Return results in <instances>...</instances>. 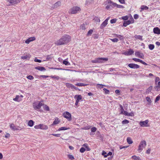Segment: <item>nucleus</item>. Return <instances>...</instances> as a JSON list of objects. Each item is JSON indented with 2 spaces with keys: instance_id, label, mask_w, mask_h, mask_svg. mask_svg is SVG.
Returning a JSON list of instances; mask_svg holds the SVG:
<instances>
[{
  "instance_id": "1",
  "label": "nucleus",
  "mask_w": 160,
  "mask_h": 160,
  "mask_svg": "<svg viewBox=\"0 0 160 160\" xmlns=\"http://www.w3.org/2000/svg\"><path fill=\"white\" fill-rule=\"evenodd\" d=\"M71 40V37L69 35H65L62 37L59 40L55 42V44L57 45L66 44Z\"/></svg>"
},
{
  "instance_id": "2",
  "label": "nucleus",
  "mask_w": 160,
  "mask_h": 160,
  "mask_svg": "<svg viewBox=\"0 0 160 160\" xmlns=\"http://www.w3.org/2000/svg\"><path fill=\"white\" fill-rule=\"evenodd\" d=\"M33 107L34 109L37 111L42 112V110H40L41 107L42 105V104L41 102H38L37 101V102H34L33 103Z\"/></svg>"
},
{
  "instance_id": "3",
  "label": "nucleus",
  "mask_w": 160,
  "mask_h": 160,
  "mask_svg": "<svg viewBox=\"0 0 160 160\" xmlns=\"http://www.w3.org/2000/svg\"><path fill=\"white\" fill-rule=\"evenodd\" d=\"M81 10V8L78 7H73L69 10V13L72 14H75L80 12Z\"/></svg>"
},
{
  "instance_id": "4",
  "label": "nucleus",
  "mask_w": 160,
  "mask_h": 160,
  "mask_svg": "<svg viewBox=\"0 0 160 160\" xmlns=\"http://www.w3.org/2000/svg\"><path fill=\"white\" fill-rule=\"evenodd\" d=\"M108 60V58H99L95 60H92L91 62L93 63H103L104 62L107 61Z\"/></svg>"
},
{
  "instance_id": "5",
  "label": "nucleus",
  "mask_w": 160,
  "mask_h": 160,
  "mask_svg": "<svg viewBox=\"0 0 160 160\" xmlns=\"http://www.w3.org/2000/svg\"><path fill=\"white\" fill-rule=\"evenodd\" d=\"M21 0H6L8 6L12 5L20 2Z\"/></svg>"
},
{
  "instance_id": "6",
  "label": "nucleus",
  "mask_w": 160,
  "mask_h": 160,
  "mask_svg": "<svg viewBox=\"0 0 160 160\" xmlns=\"http://www.w3.org/2000/svg\"><path fill=\"white\" fill-rule=\"evenodd\" d=\"M63 117L67 118L68 121H70L72 120L71 115L68 112H66L63 113Z\"/></svg>"
},
{
  "instance_id": "7",
  "label": "nucleus",
  "mask_w": 160,
  "mask_h": 160,
  "mask_svg": "<svg viewBox=\"0 0 160 160\" xmlns=\"http://www.w3.org/2000/svg\"><path fill=\"white\" fill-rule=\"evenodd\" d=\"M146 145V143L145 141L143 140L141 142L138 146V151L142 150L143 149V148L145 147Z\"/></svg>"
},
{
  "instance_id": "8",
  "label": "nucleus",
  "mask_w": 160,
  "mask_h": 160,
  "mask_svg": "<svg viewBox=\"0 0 160 160\" xmlns=\"http://www.w3.org/2000/svg\"><path fill=\"white\" fill-rule=\"evenodd\" d=\"M148 120H146L145 121H140L139 122V123L140 125V126L142 127H148Z\"/></svg>"
},
{
  "instance_id": "9",
  "label": "nucleus",
  "mask_w": 160,
  "mask_h": 160,
  "mask_svg": "<svg viewBox=\"0 0 160 160\" xmlns=\"http://www.w3.org/2000/svg\"><path fill=\"white\" fill-rule=\"evenodd\" d=\"M61 2L60 1H58L55 3L54 4L52 5L51 7L53 8H56L61 5Z\"/></svg>"
},
{
  "instance_id": "10",
  "label": "nucleus",
  "mask_w": 160,
  "mask_h": 160,
  "mask_svg": "<svg viewBox=\"0 0 160 160\" xmlns=\"http://www.w3.org/2000/svg\"><path fill=\"white\" fill-rule=\"evenodd\" d=\"M128 66L131 68H139L138 65L133 63L129 64Z\"/></svg>"
},
{
  "instance_id": "11",
  "label": "nucleus",
  "mask_w": 160,
  "mask_h": 160,
  "mask_svg": "<svg viewBox=\"0 0 160 160\" xmlns=\"http://www.w3.org/2000/svg\"><path fill=\"white\" fill-rule=\"evenodd\" d=\"M35 40V37H30L25 41V42L27 44H29L31 42Z\"/></svg>"
},
{
  "instance_id": "12",
  "label": "nucleus",
  "mask_w": 160,
  "mask_h": 160,
  "mask_svg": "<svg viewBox=\"0 0 160 160\" xmlns=\"http://www.w3.org/2000/svg\"><path fill=\"white\" fill-rule=\"evenodd\" d=\"M135 55L140 58H143L144 55L142 53H140V52L138 51L135 52Z\"/></svg>"
},
{
  "instance_id": "13",
  "label": "nucleus",
  "mask_w": 160,
  "mask_h": 160,
  "mask_svg": "<svg viewBox=\"0 0 160 160\" xmlns=\"http://www.w3.org/2000/svg\"><path fill=\"white\" fill-rule=\"evenodd\" d=\"M134 53V51L131 49L129 50L128 51L124 52L123 54L126 55H130Z\"/></svg>"
},
{
  "instance_id": "14",
  "label": "nucleus",
  "mask_w": 160,
  "mask_h": 160,
  "mask_svg": "<svg viewBox=\"0 0 160 160\" xmlns=\"http://www.w3.org/2000/svg\"><path fill=\"white\" fill-rule=\"evenodd\" d=\"M153 32L155 34H160V29L158 27L154 28L153 29Z\"/></svg>"
},
{
  "instance_id": "15",
  "label": "nucleus",
  "mask_w": 160,
  "mask_h": 160,
  "mask_svg": "<svg viewBox=\"0 0 160 160\" xmlns=\"http://www.w3.org/2000/svg\"><path fill=\"white\" fill-rule=\"evenodd\" d=\"M40 129L43 130H47L48 127L46 125L43 124H40Z\"/></svg>"
},
{
  "instance_id": "16",
  "label": "nucleus",
  "mask_w": 160,
  "mask_h": 160,
  "mask_svg": "<svg viewBox=\"0 0 160 160\" xmlns=\"http://www.w3.org/2000/svg\"><path fill=\"white\" fill-rule=\"evenodd\" d=\"M74 98L77 99V100L79 102L82 99V97L80 95H76L74 96Z\"/></svg>"
},
{
  "instance_id": "17",
  "label": "nucleus",
  "mask_w": 160,
  "mask_h": 160,
  "mask_svg": "<svg viewBox=\"0 0 160 160\" xmlns=\"http://www.w3.org/2000/svg\"><path fill=\"white\" fill-rule=\"evenodd\" d=\"M35 68L40 71H44L46 70L45 68L42 67L38 66L36 67Z\"/></svg>"
},
{
  "instance_id": "18",
  "label": "nucleus",
  "mask_w": 160,
  "mask_h": 160,
  "mask_svg": "<svg viewBox=\"0 0 160 160\" xmlns=\"http://www.w3.org/2000/svg\"><path fill=\"white\" fill-rule=\"evenodd\" d=\"M60 122V121L59 120L58 118H55L54 121L53 122L52 125H55L58 124Z\"/></svg>"
},
{
  "instance_id": "19",
  "label": "nucleus",
  "mask_w": 160,
  "mask_h": 160,
  "mask_svg": "<svg viewBox=\"0 0 160 160\" xmlns=\"http://www.w3.org/2000/svg\"><path fill=\"white\" fill-rule=\"evenodd\" d=\"M131 23V21L130 20H128L126 21H125L123 23V26L126 27L128 25L130 24Z\"/></svg>"
},
{
  "instance_id": "20",
  "label": "nucleus",
  "mask_w": 160,
  "mask_h": 160,
  "mask_svg": "<svg viewBox=\"0 0 160 160\" xmlns=\"http://www.w3.org/2000/svg\"><path fill=\"white\" fill-rule=\"evenodd\" d=\"M30 57V55L29 54L26 55L21 57L22 59H29Z\"/></svg>"
},
{
  "instance_id": "21",
  "label": "nucleus",
  "mask_w": 160,
  "mask_h": 160,
  "mask_svg": "<svg viewBox=\"0 0 160 160\" xmlns=\"http://www.w3.org/2000/svg\"><path fill=\"white\" fill-rule=\"evenodd\" d=\"M140 8L141 9V10H140V11L141 12L142 10H147L148 9V7H147V6L142 5L141 6Z\"/></svg>"
},
{
  "instance_id": "22",
  "label": "nucleus",
  "mask_w": 160,
  "mask_h": 160,
  "mask_svg": "<svg viewBox=\"0 0 160 160\" xmlns=\"http://www.w3.org/2000/svg\"><path fill=\"white\" fill-rule=\"evenodd\" d=\"M34 124V122L32 120H29L28 123V125L30 127H32Z\"/></svg>"
},
{
  "instance_id": "23",
  "label": "nucleus",
  "mask_w": 160,
  "mask_h": 160,
  "mask_svg": "<svg viewBox=\"0 0 160 160\" xmlns=\"http://www.w3.org/2000/svg\"><path fill=\"white\" fill-rule=\"evenodd\" d=\"M127 141L128 143L129 144H130L132 143L133 142L132 140V139L131 138L129 137L127 138Z\"/></svg>"
},
{
  "instance_id": "24",
  "label": "nucleus",
  "mask_w": 160,
  "mask_h": 160,
  "mask_svg": "<svg viewBox=\"0 0 160 160\" xmlns=\"http://www.w3.org/2000/svg\"><path fill=\"white\" fill-rule=\"evenodd\" d=\"M107 24H108L103 22L101 25L100 27V28L101 29H103L107 25Z\"/></svg>"
},
{
  "instance_id": "25",
  "label": "nucleus",
  "mask_w": 160,
  "mask_h": 160,
  "mask_svg": "<svg viewBox=\"0 0 160 160\" xmlns=\"http://www.w3.org/2000/svg\"><path fill=\"white\" fill-rule=\"evenodd\" d=\"M152 86H151L150 87H149L147 89V90L146 91V93H148V94L151 91V90L152 89Z\"/></svg>"
},
{
  "instance_id": "26",
  "label": "nucleus",
  "mask_w": 160,
  "mask_h": 160,
  "mask_svg": "<svg viewBox=\"0 0 160 160\" xmlns=\"http://www.w3.org/2000/svg\"><path fill=\"white\" fill-rule=\"evenodd\" d=\"M76 85L78 86H87V84H84L82 83H79L76 84Z\"/></svg>"
},
{
  "instance_id": "27",
  "label": "nucleus",
  "mask_w": 160,
  "mask_h": 160,
  "mask_svg": "<svg viewBox=\"0 0 160 160\" xmlns=\"http://www.w3.org/2000/svg\"><path fill=\"white\" fill-rule=\"evenodd\" d=\"M135 38L137 39L140 40H142V36L140 35H136L135 36Z\"/></svg>"
},
{
  "instance_id": "28",
  "label": "nucleus",
  "mask_w": 160,
  "mask_h": 160,
  "mask_svg": "<svg viewBox=\"0 0 160 160\" xmlns=\"http://www.w3.org/2000/svg\"><path fill=\"white\" fill-rule=\"evenodd\" d=\"M149 48L151 50H152L154 48V46L153 44H150L148 46Z\"/></svg>"
},
{
  "instance_id": "29",
  "label": "nucleus",
  "mask_w": 160,
  "mask_h": 160,
  "mask_svg": "<svg viewBox=\"0 0 160 160\" xmlns=\"http://www.w3.org/2000/svg\"><path fill=\"white\" fill-rule=\"evenodd\" d=\"M122 123L123 124H128L129 123V121L126 119H125L122 121Z\"/></svg>"
},
{
  "instance_id": "30",
  "label": "nucleus",
  "mask_w": 160,
  "mask_h": 160,
  "mask_svg": "<svg viewBox=\"0 0 160 160\" xmlns=\"http://www.w3.org/2000/svg\"><path fill=\"white\" fill-rule=\"evenodd\" d=\"M44 109L46 111H48L49 110V107L47 105H45L43 107Z\"/></svg>"
},
{
  "instance_id": "31",
  "label": "nucleus",
  "mask_w": 160,
  "mask_h": 160,
  "mask_svg": "<svg viewBox=\"0 0 160 160\" xmlns=\"http://www.w3.org/2000/svg\"><path fill=\"white\" fill-rule=\"evenodd\" d=\"M10 128L12 130H14V129L15 128V125L13 123H12L10 125Z\"/></svg>"
},
{
  "instance_id": "32",
  "label": "nucleus",
  "mask_w": 160,
  "mask_h": 160,
  "mask_svg": "<svg viewBox=\"0 0 160 160\" xmlns=\"http://www.w3.org/2000/svg\"><path fill=\"white\" fill-rule=\"evenodd\" d=\"M110 39L112 42H117L118 41V40L117 38H114L113 39L111 38Z\"/></svg>"
},
{
  "instance_id": "33",
  "label": "nucleus",
  "mask_w": 160,
  "mask_h": 160,
  "mask_svg": "<svg viewBox=\"0 0 160 160\" xmlns=\"http://www.w3.org/2000/svg\"><path fill=\"white\" fill-rule=\"evenodd\" d=\"M49 77H50L52 78L56 79L57 80H58L60 78L59 76H49Z\"/></svg>"
},
{
  "instance_id": "34",
  "label": "nucleus",
  "mask_w": 160,
  "mask_h": 160,
  "mask_svg": "<svg viewBox=\"0 0 160 160\" xmlns=\"http://www.w3.org/2000/svg\"><path fill=\"white\" fill-rule=\"evenodd\" d=\"M68 128H67L65 127H62L60 128H59V129L58 130V131H60L61 130H66L68 129Z\"/></svg>"
},
{
  "instance_id": "35",
  "label": "nucleus",
  "mask_w": 160,
  "mask_h": 160,
  "mask_svg": "<svg viewBox=\"0 0 160 160\" xmlns=\"http://www.w3.org/2000/svg\"><path fill=\"white\" fill-rule=\"evenodd\" d=\"M109 3H110L111 5L115 7H117L118 4L116 3H114L111 2L110 1L109 2H108Z\"/></svg>"
},
{
  "instance_id": "36",
  "label": "nucleus",
  "mask_w": 160,
  "mask_h": 160,
  "mask_svg": "<svg viewBox=\"0 0 160 160\" xmlns=\"http://www.w3.org/2000/svg\"><path fill=\"white\" fill-rule=\"evenodd\" d=\"M132 159L134 160H139L140 158L136 156H133L132 157Z\"/></svg>"
},
{
  "instance_id": "37",
  "label": "nucleus",
  "mask_w": 160,
  "mask_h": 160,
  "mask_svg": "<svg viewBox=\"0 0 160 160\" xmlns=\"http://www.w3.org/2000/svg\"><path fill=\"white\" fill-rule=\"evenodd\" d=\"M81 29L85 30L86 29L85 25L84 24L81 25L80 27Z\"/></svg>"
},
{
  "instance_id": "38",
  "label": "nucleus",
  "mask_w": 160,
  "mask_h": 160,
  "mask_svg": "<svg viewBox=\"0 0 160 160\" xmlns=\"http://www.w3.org/2000/svg\"><path fill=\"white\" fill-rule=\"evenodd\" d=\"M94 20H95V21L97 22H99L100 21L99 18L98 17H95L94 18Z\"/></svg>"
},
{
  "instance_id": "39",
  "label": "nucleus",
  "mask_w": 160,
  "mask_h": 160,
  "mask_svg": "<svg viewBox=\"0 0 160 160\" xmlns=\"http://www.w3.org/2000/svg\"><path fill=\"white\" fill-rule=\"evenodd\" d=\"M68 158L71 160H73L74 159V157L72 155L69 154L68 155Z\"/></svg>"
},
{
  "instance_id": "40",
  "label": "nucleus",
  "mask_w": 160,
  "mask_h": 160,
  "mask_svg": "<svg viewBox=\"0 0 160 160\" xmlns=\"http://www.w3.org/2000/svg\"><path fill=\"white\" fill-rule=\"evenodd\" d=\"M103 91L105 92V93L106 94H108L109 93V91L107 89H106L104 88L103 89Z\"/></svg>"
},
{
  "instance_id": "41",
  "label": "nucleus",
  "mask_w": 160,
  "mask_h": 160,
  "mask_svg": "<svg viewBox=\"0 0 160 160\" xmlns=\"http://www.w3.org/2000/svg\"><path fill=\"white\" fill-rule=\"evenodd\" d=\"M102 155L103 156H104V157H105V158H106V157H107V154L106 152L104 151H103L102 153Z\"/></svg>"
},
{
  "instance_id": "42",
  "label": "nucleus",
  "mask_w": 160,
  "mask_h": 160,
  "mask_svg": "<svg viewBox=\"0 0 160 160\" xmlns=\"http://www.w3.org/2000/svg\"><path fill=\"white\" fill-rule=\"evenodd\" d=\"M116 21L117 19H112L110 20V22L112 24L116 22Z\"/></svg>"
},
{
  "instance_id": "43",
  "label": "nucleus",
  "mask_w": 160,
  "mask_h": 160,
  "mask_svg": "<svg viewBox=\"0 0 160 160\" xmlns=\"http://www.w3.org/2000/svg\"><path fill=\"white\" fill-rule=\"evenodd\" d=\"M85 149L84 148L82 147L81 148L80 150V152H81L83 153L85 151Z\"/></svg>"
},
{
  "instance_id": "44",
  "label": "nucleus",
  "mask_w": 160,
  "mask_h": 160,
  "mask_svg": "<svg viewBox=\"0 0 160 160\" xmlns=\"http://www.w3.org/2000/svg\"><path fill=\"white\" fill-rule=\"evenodd\" d=\"M27 78L29 80H32L34 78V77L31 75H29L27 77Z\"/></svg>"
},
{
  "instance_id": "45",
  "label": "nucleus",
  "mask_w": 160,
  "mask_h": 160,
  "mask_svg": "<svg viewBox=\"0 0 160 160\" xmlns=\"http://www.w3.org/2000/svg\"><path fill=\"white\" fill-rule=\"evenodd\" d=\"M128 146H120V147H119V148H120V149H122L123 148H127L128 147Z\"/></svg>"
},
{
  "instance_id": "46",
  "label": "nucleus",
  "mask_w": 160,
  "mask_h": 160,
  "mask_svg": "<svg viewBox=\"0 0 160 160\" xmlns=\"http://www.w3.org/2000/svg\"><path fill=\"white\" fill-rule=\"evenodd\" d=\"M97 128L95 127H93L91 129V131L92 132H95L96 131Z\"/></svg>"
},
{
  "instance_id": "47",
  "label": "nucleus",
  "mask_w": 160,
  "mask_h": 160,
  "mask_svg": "<svg viewBox=\"0 0 160 160\" xmlns=\"http://www.w3.org/2000/svg\"><path fill=\"white\" fill-rule=\"evenodd\" d=\"M19 96L18 95H17L15 97V98L13 99V100L16 101H18V99L19 98Z\"/></svg>"
},
{
  "instance_id": "48",
  "label": "nucleus",
  "mask_w": 160,
  "mask_h": 160,
  "mask_svg": "<svg viewBox=\"0 0 160 160\" xmlns=\"http://www.w3.org/2000/svg\"><path fill=\"white\" fill-rule=\"evenodd\" d=\"M92 32H93V30H92V29L90 30L88 32V33L87 34L88 35H91V34L92 33Z\"/></svg>"
},
{
  "instance_id": "49",
  "label": "nucleus",
  "mask_w": 160,
  "mask_h": 160,
  "mask_svg": "<svg viewBox=\"0 0 160 160\" xmlns=\"http://www.w3.org/2000/svg\"><path fill=\"white\" fill-rule=\"evenodd\" d=\"M63 63L66 65H68L69 64V62L66 60H64L63 62Z\"/></svg>"
},
{
  "instance_id": "50",
  "label": "nucleus",
  "mask_w": 160,
  "mask_h": 160,
  "mask_svg": "<svg viewBox=\"0 0 160 160\" xmlns=\"http://www.w3.org/2000/svg\"><path fill=\"white\" fill-rule=\"evenodd\" d=\"M128 17L127 16H124L122 17V19L125 20H127L128 19Z\"/></svg>"
},
{
  "instance_id": "51",
  "label": "nucleus",
  "mask_w": 160,
  "mask_h": 160,
  "mask_svg": "<svg viewBox=\"0 0 160 160\" xmlns=\"http://www.w3.org/2000/svg\"><path fill=\"white\" fill-rule=\"evenodd\" d=\"M118 38H119L120 40H123L124 39V37L120 35H118Z\"/></svg>"
},
{
  "instance_id": "52",
  "label": "nucleus",
  "mask_w": 160,
  "mask_h": 160,
  "mask_svg": "<svg viewBox=\"0 0 160 160\" xmlns=\"http://www.w3.org/2000/svg\"><path fill=\"white\" fill-rule=\"evenodd\" d=\"M97 86L98 88H103V86H104V85L102 84H97Z\"/></svg>"
},
{
  "instance_id": "53",
  "label": "nucleus",
  "mask_w": 160,
  "mask_h": 160,
  "mask_svg": "<svg viewBox=\"0 0 160 160\" xmlns=\"http://www.w3.org/2000/svg\"><path fill=\"white\" fill-rule=\"evenodd\" d=\"M146 98L147 101L148 102L150 103H151V100L150 98L149 97H146Z\"/></svg>"
},
{
  "instance_id": "54",
  "label": "nucleus",
  "mask_w": 160,
  "mask_h": 160,
  "mask_svg": "<svg viewBox=\"0 0 160 160\" xmlns=\"http://www.w3.org/2000/svg\"><path fill=\"white\" fill-rule=\"evenodd\" d=\"M160 99V96H158L157 97H156L155 100V102H157V101H159Z\"/></svg>"
},
{
  "instance_id": "55",
  "label": "nucleus",
  "mask_w": 160,
  "mask_h": 160,
  "mask_svg": "<svg viewBox=\"0 0 160 160\" xmlns=\"http://www.w3.org/2000/svg\"><path fill=\"white\" fill-rule=\"evenodd\" d=\"M52 58L51 57L50 55H48L47 56L46 60L48 61L50 59H51Z\"/></svg>"
},
{
  "instance_id": "56",
  "label": "nucleus",
  "mask_w": 160,
  "mask_h": 160,
  "mask_svg": "<svg viewBox=\"0 0 160 160\" xmlns=\"http://www.w3.org/2000/svg\"><path fill=\"white\" fill-rule=\"evenodd\" d=\"M51 135H53L54 136L57 137H60V134H51Z\"/></svg>"
},
{
  "instance_id": "57",
  "label": "nucleus",
  "mask_w": 160,
  "mask_h": 160,
  "mask_svg": "<svg viewBox=\"0 0 160 160\" xmlns=\"http://www.w3.org/2000/svg\"><path fill=\"white\" fill-rule=\"evenodd\" d=\"M34 127L35 129H40V124L35 126Z\"/></svg>"
},
{
  "instance_id": "58",
  "label": "nucleus",
  "mask_w": 160,
  "mask_h": 160,
  "mask_svg": "<svg viewBox=\"0 0 160 160\" xmlns=\"http://www.w3.org/2000/svg\"><path fill=\"white\" fill-rule=\"evenodd\" d=\"M34 61L35 62H41V60H40L36 58H35L34 60Z\"/></svg>"
},
{
  "instance_id": "59",
  "label": "nucleus",
  "mask_w": 160,
  "mask_h": 160,
  "mask_svg": "<svg viewBox=\"0 0 160 160\" xmlns=\"http://www.w3.org/2000/svg\"><path fill=\"white\" fill-rule=\"evenodd\" d=\"M138 15L137 14H135L134 16V18L135 19H137L138 18Z\"/></svg>"
},
{
  "instance_id": "60",
  "label": "nucleus",
  "mask_w": 160,
  "mask_h": 160,
  "mask_svg": "<svg viewBox=\"0 0 160 160\" xmlns=\"http://www.w3.org/2000/svg\"><path fill=\"white\" fill-rule=\"evenodd\" d=\"M117 7L118 8H123L124 7L122 5L118 4Z\"/></svg>"
},
{
  "instance_id": "61",
  "label": "nucleus",
  "mask_w": 160,
  "mask_h": 160,
  "mask_svg": "<svg viewBox=\"0 0 160 160\" xmlns=\"http://www.w3.org/2000/svg\"><path fill=\"white\" fill-rule=\"evenodd\" d=\"M119 2L122 4H124L125 2L124 0H119Z\"/></svg>"
},
{
  "instance_id": "62",
  "label": "nucleus",
  "mask_w": 160,
  "mask_h": 160,
  "mask_svg": "<svg viewBox=\"0 0 160 160\" xmlns=\"http://www.w3.org/2000/svg\"><path fill=\"white\" fill-rule=\"evenodd\" d=\"M132 60L135 62H139L140 59L136 58H132Z\"/></svg>"
},
{
  "instance_id": "63",
  "label": "nucleus",
  "mask_w": 160,
  "mask_h": 160,
  "mask_svg": "<svg viewBox=\"0 0 160 160\" xmlns=\"http://www.w3.org/2000/svg\"><path fill=\"white\" fill-rule=\"evenodd\" d=\"M10 134L8 133H7L5 136V137L8 138L10 137Z\"/></svg>"
},
{
  "instance_id": "64",
  "label": "nucleus",
  "mask_w": 160,
  "mask_h": 160,
  "mask_svg": "<svg viewBox=\"0 0 160 160\" xmlns=\"http://www.w3.org/2000/svg\"><path fill=\"white\" fill-rule=\"evenodd\" d=\"M115 92L117 94H118V95L120 94V91L119 90H116Z\"/></svg>"
}]
</instances>
